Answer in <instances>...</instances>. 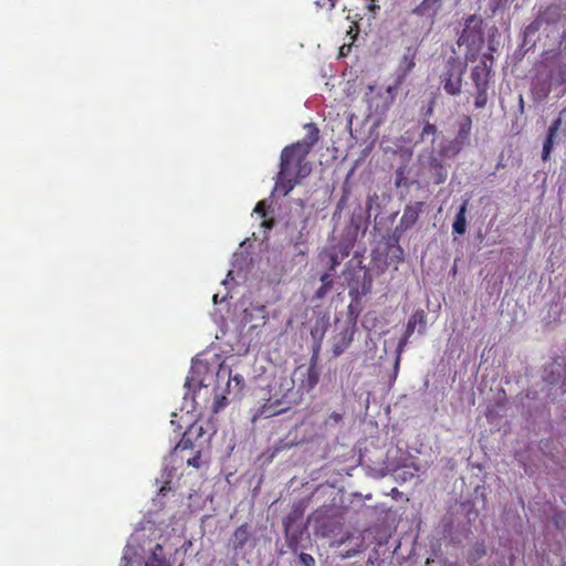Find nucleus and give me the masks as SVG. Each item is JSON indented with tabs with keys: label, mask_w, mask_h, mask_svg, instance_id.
I'll return each mask as SVG.
<instances>
[{
	"label": "nucleus",
	"mask_w": 566,
	"mask_h": 566,
	"mask_svg": "<svg viewBox=\"0 0 566 566\" xmlns=\"http://www.w3.org/2000/svg\"><path fill=\"white\" fill-rule=\"evenodd\" d=\"M306 134L302 140L286 146L281 153L280 171L277 172L275 188L286 196L302 179L311 174L307 155L318 142L319 129L316 124L304 126Z\"/></svg>",
	"instance_id": "nucleus-1"
},
{
	"label": "nucleus",
	"mask_w": 566,
	"mask_h": 566,
	"mask_svg": "<svg viewBox=\"0 0 566 566\" xmlns=\"http://www.w3.org/2000/svg\"><path fill=\"white\" fill-rule=\"evenodd\" d=\"M492 54H483L480 63L471 70V81L474 85V107L476 109L484 108L489 101V87L492 76Z\"/></svg>",
	"instance_id": "nucleus-2"
},
{
	"label": "nucleus",
	"mask_w": 566,
	"mask_h": 566,
	"mask_svg": "<svg viewBox=\"0 0 566 566\" xmlns=\"http://www.w3.org/2000/svg\"><path fill=\"white\" fill-rule=\"evenodd\" d=\"M398 88L395 84L387 86L385 90L369 85L365 94L369 111L377 116L385 115L394 104Z\"/></svg>",
	"instance_id": "nucleus-3"
},
{
	"label": "nucleus",
	"mask_w": 566,
	"mask_h": 566,
	"mask_svg": "<svg viewBox=\"0 0 566 566\" xmlns=\"http://www.w3.org/2000/svg\"><path fill=\"white\" fill-rule=\"evenodd\" d=\"M465 69V64L454 59L448 60L444 70L440 74V85L448 95L459 96L461 94Z\"/></svg>",
	"instance_id": "nucleus-4"
},
{
	"label": "nucleus",
	"mask_w": 566,
	"mask_h": 566,
	"mask_svg": "<svg viewBox=\"0 0 566 566\" xmlns=\"http://www.w3.org/2000/svg\"><path fill=\"white\" fill-rule=\"evenodd\" d=\"M417 324L426 325V315H424L423 311H417L416 313H413L411 315V317L409 318V321L407 323L403 336L398 342V345L396 348V359H395V364H394L391 381H395L397 379L399 368H400L401 355L405 350L408 339L413 334Z\"/></svg>",
	"instance_id": "nucleus-5"
},
{
	"label": "nucleus",
	"mask_w": 566,
	"mask_h": 566,
	"mask_svg": "<svg viewBox=\"0 0 566 566\" xmlns=\"http://www.w3.org/2000/svg\"><path fill=\"white\" fill-rule=\"evenodd\" d=\"M295 374H300L304 378L301 379L300 388L305 391L312 390L319 380V368H318V357L317 354H313L310 364L306 368L303 366H298L295 370Z\"/></svg>",
	"instance_id": "nucleus-6"
},
{
	"label": "nucleus",
	"mask_w": 566,
	"mask_h": 566,
	"mask_svg": "<svg viewBox=\"0 0 566 566\" xmlns=\"http://www.w3.org/2000/svg\"><path fill=\"white\" fill-rule=\"evenodd\" d=\"M205 433L202 426L198 423H192L189 428L184 432L180 441L177 443L175 449L171 451V457L177 458L182 455L185 451L193 450L196 448L195 440L201 438Z\"/></svg>",
	"instance_id": "nucleus-7"
},
{
	"label": "nucleus",
	"mask_w": 566,
	"mask_h": 566,
	"mask_svg": "<svg viewBox=\"0 0 566 566\" xmlns=\"http://www.w3.org/2000/svg\"><path fill=\"white\" fill-rule=\"evenodd\" d=\"M458 132L453 140L450 143V148L459 153L464 146L469 145L472 130V118L470 115H462L457 123Z\"/></svg>",
	"instance_id": "nucleus-8"
},
{
	"label": "nucleus",
	"mask_w": 566,
	"mask_h": 566,
	"mask_svg": "<svg viewBox=\"0 0 566 566\" xmlns=\"http://www.w3.org/2000/svg\"><path fill=\"white\" fill-rule=\"evenodd\" d=\"M416 55L417 50L413 48H407L402 57L399 61L398 67H397V77L395 81V85L398 87L405 82L408 74L413 70L416 66Z\"/></svg>",
	"instance_id": "nucleus-9"
},
{
	"label": "nucleus",
	"mask_w": 566,
	"mask_h": 566,
	"mask_svg": "<svg viewBox=\"0 0 566 566\" xmlns=\"http://www.w3.org/2000/svg\"><path fill=\"white\" fill-rule=\"evenodd\" d=\"M355 334V325L346 324L333 339V353L335 356L343 354L352 344Z\"/></svg>",
	"instance_id": "nucleus-10"
},
{
	"label": "nucleus",
	"mask_w": 566,
	"mask_h": 566,
	"mask_svg": "<svg viewBox=\"0 0 566 566\" xmlns=\"http://www.w3.org/2000/svg\"><path fill=\"white\" fill-rule=\"evenodd\" d=\"M423 206L424 203L421 201L408 203L403 209V213L400 218L397 229H401L402 231H405L415 226V223L419 219Z\"/></svg>",
	"instance_id": "nucleus-11"
},
{
	"label": "nucleus",
	"mask_w": 566,
	"mask_h": 566,
	"mask_svg": "<svg viewBox=\"0 0 566 566\" xmlns=\"http://www.w3.org/2000/svg\"><path fill=\"white\" fill-rule=\"evenodd\" d=\"M478 18L475 14H472L465 19V28L463 29L462 33L459 36L458 44H470L475 42V38L481 40L482 39V31L479 27L476 30L472 28V23L476 22Z\"/></svg>",
	"instance_id": "nucleus-12"
},
{
	"label": "nucleus",
	"mask_w": 566,
	"mask_h": 566,
	"mask_svg": "<svg viewBox=\"0 0 566 566\" xmlns=\"http://www.w3.org/2000/svg\"><path fill=\"white\" fill-rule=\"evenodd\" d=\"M284 527L286 544L293 553H296L304 534V528H301L300 526H294L291 521L285 522Z\"/></svg>",
	"instance_id": "nucleus-13"
},
{
	"label": "nucleus",
	"mask_w": 566,
	"mask_h": 566,
	"mask_svg": "<svg viewBox=\"0 0 566 566\" xmlns=\"http://www.w3.org/2000/svg\"><path fill=\"white\" fill-rule=\"evenodd\" d=\"M560 125H562V119L558 117L548 127L547 136H546L545 143L543 145V151H542L543 160H547L549 158V155L552 153L553 145H554V139L560 128Z\"/></svg>",
	"instance_id": "nucleus-14"
},
{
	"label": "nucleus",
	"mask_w": 566,
	"mask_h": 566,
	"mask_svg": "<svg viewBox=\"0 0 566 566\" xmlns=\"http://www.w3.org/2000/svg\"><path fill=\"white\" fill-rule=\"evenodd\" d=\"M251 531L248 524H242L234 531L231 537V545L234 551L242 549L251 538Z\"/></svg>",
	"instance_id": "nucleus-15"
},
{
	"label": "nucleus",
	"mask_w": 566,
	"mask_h": 566,
	"mask_svg": "<svg viewBox=\"0 0 566 566\" xmlns=\"http://www.w3.org/2000/svg\"><path fill=\"white\" fill-rule=\"evenodd\" d=\"M469 206V199L463 200L462 205L460 206L454 221L452 223V230L454 233L462 235L467 231V211Z\"/></svg>",
	"instance_id": "nucleus-16"
},
{
	"label": "nucleus",
	"mask_w": 566,
	"mask_h": 566,
	"mask_svg": "<svg viewBox=\"0 0 566 566\" xmlns=\"http://www.w3.org/2000/svg\"><path fill=\"white\" fill-rule=\"evenodd\" d=\"M430 174L433 178L434 185L443 184L448 178V171L444 165L438 159L432 157L429 161Z\"/></svg>",
	"instance_id": "nucleus-17"
},
{
	"label": "nucleus",
	"mask_w": 566,
	"mask_h": 566,
	"mask_svg": "<svg viewBox=\"0 0 566 566\" xmlns=\"http://www.w3.org/2000/svg\"><path fill=\"white\" fill-rule=\"evenodd\" d=\"M441 0H422L412 12L419 17H433L440 8Z\"/></svg>",
	"instance_id": "nucleus-18"
},
{
	"label": "nucleus",
	"mask_w": 566,
	"mask_h": 566,
	"mask_svg": "<svg viewBox=\"0 0 566 566\" xmlns=\"http://www.w3.org/2000/svg\"><path fill=\"white\" fill-rule=\"evenodd\" d=\"M244 378L243 376L237 374L234 376L229 375V380L227 384V392L228 395H233L234 397L241 395L244 388Z\"/></svg>",
	"instance_id": "nucleus-19"
},
{
	"label": "nucleus",
	"mask_w": 566,
	"mask_h": 566,
	"mask_svg": "<svg viewBox=\"0 0 566 566\" xmlns=\"http://www.w3.org/2000/svg\"><path fill=\"white\" fill-rule=\"evenodd\" d=\"M146 566H167L166 559L163 555V546L160 544H156L151 556L146 562Z\"/></svg>",
	"instance_id": "nucleus-20"
},
{
	"label": "nucleus",
	"mask_w": 566,
	"mask_h": 566,
	"mask_svg": "<svg viewBox=\"0 0 566 566\" xmlns=\"http://www.w3.org/2000/svg\"><path fill=\"white\" fill-rule=\"evenodd\" d=\"M549 78L555 85H564L566 83V65H559L557 71H551Z\"/></svg>",
	"instance_id": "nucleus-21"
},
{
	"label": "nucleus",
	"mask_w": 566,
	"mask_h": 566,
	"mask_svg": "<svg viewBox=\"0 0 566 566\" xmlns=\"http://www.w3.org/2000/svg\"><path fill=\"white\" fill-rule=\"evenodd\" d=\"M327 325H328L327 318L323 317L322 319L317 321L315 326L311 331L312 336L313 337H317V336L323 337L326 332Z\"/></svg>",
	"instance_id": "nucleus-22"
},
{
	"label": "nucleus",
	"mask_w": 566,
	"mask_h": 566,
	"mask_svg": "<svg viewBox=\"0 0 566 566\" xmlns=\"http://www.w3.org/2000/svg\"><path fill=\"white\" fill-rule=\"evenodd\" d=\"M181 460H186L187 465L199 469L201 467V450L195 451V454L188 458L180 455Z\"/></svg>",
	"instance_id": "nucleus-23"
},
{
	"label": "nucleus",
	"mask_w": 566,
	"mask_h": 566,
	"mask_svg": "<svg viewBox=\"0 0 566 566\" xmlns=\"http://www.w3.org/2000/svg\"><path fill=\"white\" fill-rule=\"evenodd\" d=\"M553 523L558 530H564L566 527V512L565 511H556L553 515Z\"/></svg>",
	"instance_id": "nucleus-24"
},
{
	"label": "nucleus",
	"mask_w": 566,
	"mask_h": 566,
	"mask_svg": "<svg viewBox=\"0 0 566 566\" xmlns=\"http://www.w3.org/2000/svg\"><path fill=\"white\" fill-rule=\"evenodd\" d=\"M343 417V413L334 411L325 419L324 424L336 426L342 422Z\"/></svg>",
	"instance_id": "nucleus-25"
},
{
	"label": "nucleus",
	"mask_w": 566,
	"mask_h": 566,
	"mask_svg": "<svg viewBox=\"0 0 566 566\" xmlns=\"http://www.w3.org/2000/svg\"><path fill=\"white\" fill-rule=\"evenodd\" d=\"M333 286L331 285H326V284H322L314 293V298L315 300H323L331 291H332Z\"/></svg>",
	"instance_id": "nucleus-26"
},
{
	"label": "nucleus",
	"mask_w": 566,
	"mask_h": 566,
	"mask_svg": "<svg viewBox=\"0 0 566 566\" xmlns=\"http://www.w3.org/2000/svg\"><path fill=\"white\" fill-rule=\"evenodd\" d=\"M228 403V399L226 396H217L213 402L212 410L214 413L219 412L222 408H224Z\"/></svg>",
	"instance_id": "nucleus-27"
},
{
	"label": "nucleus",
	"mask_w": 566,
	"mask_h": 566,
	"mask_svg": "<svg viewBox=\"0 0 566 566\" xmlns=\"http://www.w3.org/2000/svg\"><path fill=\"white\" fill-rule=\"evenodd\" d=\"M200 368H205V369H207V367H206V366H202V365L193 366V367L191 368V376H190V377H188V378H187V381H186V385H187V386H190V384H191L192 381H197L199 386H205V385H203V380H202V379L197 380V379L195 378V374H197V373H198V370H199Z\"/></svg>",
	"instance_id": "nucleus-28"
},
{
	"label": "nucleus",
	"mask_w": 566,
	"mask_h": 566,
	"mask_svg": "<svg viewBox=\"0 0 566 566\" xmlns=\"http://www.w3.org/2000/svg\"><path fill=\"white\" fill-rule=\"evenodd\" d=\"M300 563L302 566H315L314 557L307 553L300 554Z\"/></svg>",
	"instance_id": "nucleus-29"
},
{
	"label": "nucleus",
	"mask_w": 566,
	"mask_h": 566,
	"mask_svg": "<svg viewBox=\"0 0 566 566\" xmlns=\"http://www.w3.org/2000/svg\"><path fill=\"white\" fill-rule=\"evenodd\" d=\"M340 264V259L337 253H331L328 262V271L334 272L335 269Z\"/></svg>",
	"instance_id": "nucleus-30"
},
{
	"label": "nucleus",
	"mask_w": 566,
	"mask_h": 566,
	"mask_svg": "<svg viewBox=\"0 0 566 566\" xmlns=\"http://www.w3.org/2000/svg\"><path fill=\"white\" fill-rule=\"evenodd\" d=\"M437 134V127L436 125L427 122L422 128L421 136H429V135H436Z\"/></svg>",
	"instance_id": "nucleus-31"
},
{
	"label": "nucleus",
	"mask_w": 566,
	"mask_h": 566,
	"mask_svg": "<svg viewBox=\"0 0 566 566\" xmlns=\"http://www.w3.org/2000/svg\"><path fill=\"white\" fill-rule=\"evenodd\" d=\"M491 1V10L495 13L497 10L505 7L509 0H490Z\"/></svg>",
	"instance_id": "nucleus-32"
},
{
	"label": "nucleus",
	"mask_w": 566,
	"mask_h": 566,
	"mask_svg": "<svg viewBox=\"0 0 566 566\" xmlns=\"http://www.w3.org/2000/svg\"><path fill=\"white\" fill-rule=\"evenodd\" d=\"M333 272H325L321 275V282L322 284L334 286V279H333Z\"/></svg>",
	"instance_id": "nucleus-33"
},
{
	"label": "nucleus",
	"mask_w": 566,
	"mask_h": 566,
	"mask_svg": "<svg viewBox=\"0 0 566 566\" xmlns=\"http://www.w3.org/2000/svg\"><path fill=\"white\" fill-rule=\"evenodd\" d=\"M254 212L260 214L261 217H265L266 203L264 201H259L254 208Z\"/></svg>",
	"instance_id": "nucleus-34"
},
{
	"label": "nucleus",
	"mask_w": 566,
	"mask_h": 566,
	"mask_svg": "<svg viewBox=\"0 0 566 566\" xmlns=\"http://www.w3.org/2000/svg\"><path fill=\"white\" fill-rule=\"evenodd\" d=\"M538 27H539V23L537 21H534L533 23H531L527 29L531 30V31H536L538 30Z\"/></svg>",
	"instance_id": "nucleus-35"
},
{
	"label": "nucleus",
	"mask_w": 566,
	"mask_h": 566,
	"mask_svg": "<svg viewBox=\"0 0 566 566\" xmlns=\"http://www.w3.org/2000/svg\"><path fill=\"white\" fill-rule=\"evenodd\" d=\"M337 0H328L329 9L335 8Z\"/></svg>",
	"instance_id": "nucleus-36"
},
{
	"label": "nucleus",
	"mask_w": 566,
	"mask_h": 566,
	"mask_svg": "<svg viewBox=\"0 0 566 566\" xmlns=\"http://www.w3.org/2000/svg\"><path fill=\"white\" fill-rule=\"evenodd\" d=\"M217 298H218V294H214V295H213V302H214V303H217V302H218V301H217Z\"/></svg>",
	"instance_id": "nucleus-37"
},
{
	"label": "nucleus",
	"mask_w": 566,
	"mask_h": 566,
	"mask_svg": "<svg viewBox=\"0 0 566 566\" xmlns=\"http://www.w3.org/2000/svg\"><path fill=\"white\" fill-rule=\"evenodd\" d=\"M396 185L399 186L400 185V178H397L396 180Z\"/></svg>",
	"instance_id": "nucleus-38"
}]
</instances>
